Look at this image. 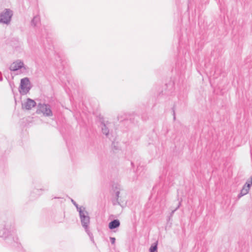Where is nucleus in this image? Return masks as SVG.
<instances>
[{
	"label": "nucleus",
	"instance_id": "1",
	"mask_svg": "<svg viewBox=\"0 0 252 252\" xmlns=\"http://www.w3.org/2000/svg\"><path fill=\"white\" fill-rule=\"evenodd\" d=\"M30 90V83L28 78H25L21 80L20 92L23 94H26Z\"/></svg>",
	"mask_w": 252,
	"mask_h": 252
},
{
	"label": "nucleus",
	"instance_id": "2",
	"mask_svg": "<svg viewBox=\"0 0 252 252\" xmlns=\"http://www.w3.org/2000/svg\"><path fill=\"white\" fill-rule=\"evenodd\" d=\"M36 113L37 114L42 113L43 115L46 116H50L52 115V111L50 110V107L44 104H38Z\"/></svg>",
	"mask_w": 252,
	"mask_h": 252
},
{
	"label": "nucleus",
	"instance_id": "3",
	"mask_svg": "<svg viewBox=\"0 0 252 252\" xmlns=\"http://www.w3.org/2000/svg\"><path fill=\"white\" fill-rule=\"evenodd\" d=\"M11 11L8 9H5L0 15V22L8 23L11 18Z\"/></svg>",
	"mask_w": 252,
	"mask_h": 252
},
{
	"label": "nucleus",
	"instance_id": "4",
	"mask_svg": "<svg viewBox=\"0 0 252 252\" xmlns=\"http://www.w3.org/2000/svg\"><path fill=\"white\" fill-rule=\"evenodd\" d=\"M35 105L36 103L33 100L28 98L22 104V108L26 110H30Z\"/></svg>",
	"mask_w": 252,
	"mask_h": 252
},
{
	"label": "nucleus",
	"instance_id": "5",
	"mask_svg": "<svg viewBox=\"0 0 252 252\" xmlns=\"http://www.w3.org/2000/svg\"><path fill=\"white\" fill-rule=\"evenodd\" d=\"M250 188L251 187L249 185H247L246 184H245L241 190L240 192L238 195V198L240 199L242 196L248 194L250 190Z\"/></svg>",
	"mask_w": 252,
	"mask_h": 252
},
{
	"label": "nucleus",
	"instance_id": "6",
	"mask_svg": "<svg viewBox=\"0 0 252 252\" xmlns=\"http://www.w3.org/2000/svg\"><path fill=\"white\" fill-rule=\"evenodd\" d=\"M23 65L21 62H14L12 63L10 66V69L11 70L15 71L20 68Z\"/></svg>",
	"mask_w": 252,
	"mask_h": 252
},
{
	"label": "nucleus",
	"instance_id": "7",
	"mask_svg": "<svg viewBox=\"0 0 252 252\" xmlns=\"http://www.w3.org/2000/svg\"><path fill=\"white\" fill-rule=\"evenodd\" d=\"M119 225V221L117 220H115L109 223V227L110 229H112L118 227Z\"/></svg>",
	"mask_w": 252,
	"mask_h": 252
},
{
	"label": "nucleus",
	"instance_id": "8",
	"mask_svg": "<svg viewBox=\"0 0 252 252\" xmlns=\"http://www.w3.org/2000/svg\"><path fill=\"white\" fill-rule=\"evenodd\" d=\"M81 221L83 226H87L89 222V218L85 216L81 217Z\"/></svg>",
	"mask_w": 252,
	"mask_h": 252
},
{
	"label": "nucleus",
	"instance_id": "9",
	"mask_svg": "<svg viewBox=\"0 0 252 252\" xmlns=\"http://www.w3.org/2000/svg\"><path fill=\"white\" fill-rule=\"evenodd\" d=\"M150 252H158V244L155 243L152 244L150 248Z\"/></svg>",
	"mask_w": 252,
	"mask_h": 252
},
{
	"label": "nucleus",
	"instance_id": "10",
	"mask_svg": "<svg viewBox=\"0 0 252 252\" xmlns=\"http://www.w3.org/2000/svg\"><path fill=\"white\" fill-rule=\"evenodd\" d=\"M181 205V201H179L178 206L171 212V216H172L175 212L179 208L180 206Z\"/></svg>",
	"mask_w": 252,
	"mask_h": 252
},
{
	"label": "nucleus",
	"instance_id": "11",
	"mask_svg": "<svg viewBox=\"0 0 252 252\" xmlns=\"http://www.w3.org/2000/svg\"><path fill=\"white\" fill-rule=\"evenodd\" d=\"M246 184L249 185L250 187L252 186V176L251 177L250 180H248Z\"/></svg>",
	"mask_w": 252,
	"mask_h": 252
},
{
	"label": "nucleus",
	"instance_id": "12",
	"mask_svg": "<svg viewBox=\"0 0 252 252\" xmlns=\"http://www.w3.org/2000/svg\"><path fill=\"white\" fill-rule=\"evenodd\" d=\"M102 131L103 133L105 134L106 135H107L108 133V129L106 127H104L102 129Z\"/></svg>",
	"mask_w": 252,
	"mask_h": 252
},
{
	"label": "nucleus",
	"instance_id": "13",
	"mask_svg": "<svg viewBox=\"0 0 252 252\" xmlns=\"http://www.w3.org/2000/svg\"><path fill=\"white\" fill-rule=\"evenodd\" d=\"M115 238H112V243H115Z\"/></svg>",
	"mask_w": 252,
	"mask_h": 252
},
{
	"label": "nucleus",
	"instance_id": "14",
	"mask_svg": "<svg viewBox=\"0 0 252 252\" xmlns=\"http://www.w3.org/2000/svg\"><path fill=\"white\" fill-rule=\"evenodd\" d=\"M174 119H175V112H174Z\"/></svg>",
	"mask_w": 252,
	"mask_h": 252
}]
</instances>
